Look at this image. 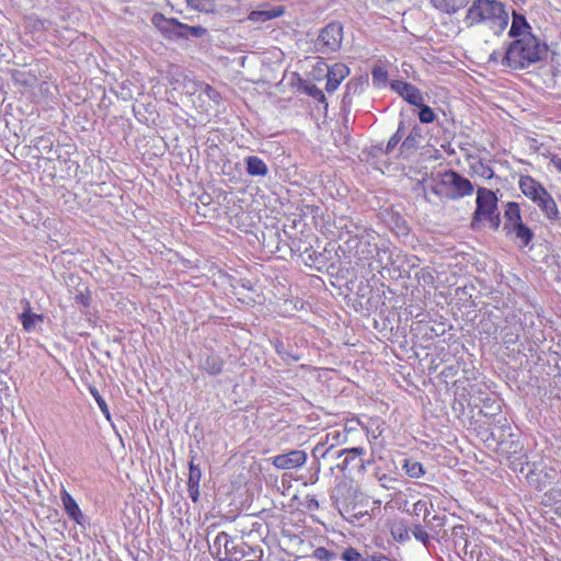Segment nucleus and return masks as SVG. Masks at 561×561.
Wrapping results in <instances>:
<instances>
[{
  "mask_svg": "<svg viewBox=\"0 0 561 561\" xmlns=\"http://www.w3.org/2000/svg\"><path fill=\"white\" fill-rule=\"evenodd\" d=\"M428 514L424 516V522L432 527H443L446 522V515H434L432 518H428Z\"/></svg>",
  "mask_w": 561,
  "mask_h": 561,
  "instance_id": "obj_40",
  "label": "nucleus"
},
{
  "mask_svg": "<svg viewBox=\"0 0 561 561\" xmlns=\"http://www.w3.org/2000/svg\"><path fill=\"white\" fill-rule=\"evenodd\" d=\"M433 193L449 199L470 196L474 192L473 184L454 170L440 174V180L432 187Z\"/></svg>",
  "mask_w": 561,
  "mask_h": 561,
  "instance_id": "obj_5",
  "label": "nucleus"
},
{
  "mask_svg": "<svg viewBox=\"0 0 561 561\" xmlns=\"http://www.w3.org/2000/svg\"><path fill=\"white\" fill-rule=\"evenodd\" d=\"M216 557L218 558V561H233L232 559L230 558H227V557H220V552L219 550L216 552Z\"/></svg>",
  "mask_w": 561,
  "mask_h": 561,
  "instance_id": "obj_51",
  "label": "nucleus"
},
{
  "mask_svg": "<svg viewBox=\"0 0 561 561\" xmlns=\"http://www.w3.org/2000/svg\"><path fill=\"white\" fill-rule=\"evenodd\" d=\"M21 305H23V312L22 313L34 314V312H32L31 304H30V301L27 299H22L21 300Z\"/></svg>",
  "mask_w": 561,
  "mask_h": 561,
  "instance_id": "obj_49",
  "label": "nucleus"
},
{
  "mask_svg": "<svg viewBox=\"0 0 561 561\" xmlns=\"http://www.w3.org/2000/svg\"><path fill=\"white\" fill-rule=\"evenodd\" d=\"M430 3L438 12L453 15L463 9L469 0H430Z\"/></svg>",
  "mask_w": 561,
  "mask_h": 561,
  "instance_id": "obj_17",
  "label": "nucleus"
},
{
  "mask_svg": "<svg viewBox=\"0 0 561 561\" xmlns=\"http://www.w3.org/2000/svg\"><path fill=\"white\" fill-rule=\"evenodd\" d=\"M313 558L321 561H333L336 558V553L324 547H318L313 551Z\"/></svg>",
  "mask_w": 561,
  "mask_h": 561,
  "instance_id": "obj_36",
  "label": "nucleus"
},
{
  "mask_svg": "<svg viewBox=\"0 0 561 561\" xmlns=\"http://www.w3.org/2000/svg\"><path fill=\"white\" fill-rule=\"evenodd\" d=\"M424 505H425L424 503L419 501L417 503L414 504V508L417 510V511H421V506H424Z\"/></svg>",
  "mask_w": 561,
  "mask_h": 561,
  "instance_id": "obj_55",
  "label": "nucleus"
},
{
  "mask_svg": "<svg viewBox=\"0 0 561 561\" xmlns=\"http://www.w3.org/2000/svg\"><path fill=\"white\" fill-rule=\"evenodd\" d=\"M356 241V251L355 255L358 260H368L373 256L375 250H377L376 244H371L368 238L362 236L360 239L354 240Z\"/></svg>",
  "mask_w": 561,
  "mask_h": 561,
  "instance_id": "obj_21",
  "label": "nucleus"
},
{
  "mask_svg": "<svg viewBox=\"0 0 561 561\" xmlns=\"http://www.w3.org/2000/svg\"><path fill=\"white\" fill-rule=\"evenodd\" d=\"M90 393L92 394V397L96 401L100 410L102 411V413L104 414L106 420L110 421L111 420L110 409H108L105 400L103 399V397L99 393V391L94 387H90Z\"/></svg>",
  "mask_w": 561,
  "mask_h": 561,
  "instance_id": "obj_34",
  "label": "nucleus"
},
{
  "mask_svg": "<svg viewBox=\"0 0 561 561\" xmlns=\"http://www.w3.org/2000/svg\"><path fill=\"white\" fill-rule=\"evenodd\" d=\"M510 15L505 4L497 0H473L466 11L463 23L467 27L485 25L500 36L508 25Z\"/></svg>",
  "mask_w": 561,
  "mask_h": 561,
  "instance_id": "obj_1",
  "label": "nucleus"
},
{
  "mask_svg": "<svg viewBox=\"0 0 561 561\" xmlns=\"http://www.w3.org/2000/svg\"><path fill=\"white\" fill-rule=\"evenodd\" d=\"M420 108L419 111V119L423 124H430L433 123L436 118V115L434 114L433 110L424 104V101L422 102V105L417 106Z\"/></svg>",
  "mask_w": 561,
  "mask_h": 561,
  "instance_id": "obj_33",
  "label": "nucleus"
},
{
  "mask_svg": "<svg viewBox=\"0 0 561 561\" xmlns=\"http://www.w3.org/2000/svg\"><path fill=\"white\" fill-rule=\"evenodd\" d=\"M19 318H20V320L22 322L23 329L26 332L33 331L34 328H35L36 322L44 320V316L43 314H37V313H34V314L21 313L19 316Z\"/></svg>",
  "mask_w": 561,
  "mask_h": 561,
  "instance_id": "obj_29",
  "label": "nucleus"
},
{
  "mask_svg": "<svg viewBox=\"0 0 561 561\" xmlns=\"http://www.w3.org/2000/svg\"><path fill=\"white\" fill-rule=\"evenodd\" d=\"M403 468L411 478H420L425 473L423 465L413 459H405Z\"/></svg>",
  "mask_w": 561,
  "mask_h": 561,
  "instance_id": "obj_26",
  "label": "nucleus"
},
{
  "mask_svg": "<svg viewBox=\"0 0 561 561\" xmlns=\"http://www.w3.org/2000/svg\"><path fill=\"white\" fill-rule=\"evenodd\" d=\"M350 90H351V84L348 83V84L346 85V92H345V95H344V99H343V101H344V102L346 101V99H347V98H348V95H350Z\"/></svg>",
  "mask_w": 561,
  "mask_h": 561,
  "instance_id": "obj_54",
  "label": "nucleus"
},
{
  "mask_svg": "<svg viewBox=\"0 0 561 561\" xmlns=\"http://www.w3.org/2000/svg\"><path fill=\"white\" fill-rule=\"evenodd\" d=\"M249 20H251L253 22H266V21H270L268 18H267L266 10L252 11L249 14Z\"/></svg>",
  "mask_w": 561,
  "mask_h": 561,
  "instance_id": "obj_41",
  "label": "nucleus"
},
{
  "mask_svg": "<svg viewBox=\"0 0 561 561\" xmlns=\"http://www.w3.org/2000/svg\"><path fill=\"white\" fill-rule=\"evenodd\" d=\"M230 543H231V538L230 536L225 533V531H221L219 533L215 540H214V547L217 548V551L219 550L220 551V547L224 546L225 548V551H231L230 550Z\"/></svg>",
  "mask_w": 561,
  "mask_h": 561,
  "instance_id": "obj_35",
  "label": "nucleus"
},
{
  "mask_svg": "<svg viewBox=\"0 0 561 561\" xmlns=\"http://www.w3.org/2000/svg\"><path fill=\"white\" fill-rule=\"evenodd\" d=\"M503 423L495 426L491 432V437L496 442V453L511 461L510 467L519 473H524L526 455L523 454V444L512 433V427L506 417L502 419Z\"/></svg>",
  "mask_w": 561,
  "mask_h": 561,
  "instance_id": "obj_3",
  "label": "nucleus"
},
{
  "mask_svg": "<svg viewBox=\"0 0 561 561\" xmlns=\"http://www.w3.org/2000/svg\"><path fill=\"white\" fill-rule=\"evenodd\" d=\"M272 465L279 470H290L302 467L307 461V454L300 449H293L271 458Z\"/></svg>",
  "mask_w": 561,
  "mask_h": 561,
  "instance_id": "obj_9",
  "label": "nucleus"
},
{
  "mask_svg": "<svg viewBox=\"0 0 561 561\" xmlns=\"http://www.w3.org/2000/svg\"><path fill=\"white\" fill-rule=\"evenodd\" d=\"M378 256V261L381 267H387L393 263L391 253L387 249H378L375 250Z\"/></svg>",
  "mask_w": 561,
  "mask_h": 561,
  "instance_id": "obj_38",
  "label": "nucleus"
},
{
  "mask_svg": "<svg viewBox=\"0 0 561 561\" xmlns=\"http://www.w3.org/2000/svg\"><path fill=\"white\" fill-rule=\"evenodd\" d=\"M480 175L484 179H491L494 175L493 170L489 165H484L483 163H480Z\"/></svg>",
  "mask_w": 561,
  "mask_h": 561,
  "instance_id": "obj_47",
  "label": "nucleus"
},
{
  "mask_svg": "<svg viewBox=\"0 0 561 561\" xmlns=\"http://www.w3.org/2000/svg\"><path fill=\"white\" fill-rule=\"evenodd\" d=\"M341 559L343 561H396L394 559L383 553H370L367 548H365L364 551L360 552L353 547H347L346 549H344L341 553Z\"/></svg>",
  "mask_w": 561,
  "mask_h": 561,
  "instance_id": "obj_11",
  "label": "nucleus"
},
{
  "mask_svg": "<svg viewBox=\"0 0 561 561\" xmlns=\"http://www.w3.org/2000/svg\"><path fill=\"white\" fill-rule=\"evenodd\" d=\"M556 167H557V169L561 172V160H559L558 162H556Z\"/></svg>",
  "mask_w": 561,
  "mask_h": 561,
  "instance_id": "obj_58",
  "label": "nucleus"
},
{
  "mask_svg": "<svg viewBox=\"0 0 561 561\" xmlns=\"http://www.w3.org/2000/svg\"><path fill=\"white\" fill-rule=\"evenodd\" d=\"M499 59V55L496 51H493L491 55H490V58H489V61H497Z\"/></svg>",
  "mask_w": 561,
  "mask_h": 561,
  "instance_id": "obj_52",
  "label": "nucleus"
},
{
  "mask_svg": "<svg viewBox=\"0 0 561 561\" xmlns=\"http://www.w3.org/2000/svg\"><path fill=\"white\" fill-rule=\"evenodd\" d=\"M378 480H379L380 486H382L386 490H397L398 489L399 480L393 477H390L387 474H381L378 478Z\"/></svg>",
  "mask_w": 561,
  "mask_h": 561,
  "instance_id": "obj_37",
  "label": "nucleus"
},
{
  "mask_svg": "<svg viewBox=\"0 0 561 561\" xmlns=\"http://www.w3.org/2000/svg\"><path fill=\"white\" fill-rule=\"evenodd\" d=\"M181 28V33L184 34V36H182L181 39H187L190 36L199 38L208 33L207 28L201 25H187L182 23Z\"/></svg>",
  "mask_w": 561,
  "mask_h": 561,
  "instance_id": "obj_27",
  "label": "nucleus"
},
{
  "mask_svg": "<svg viewBox=\"0 0 561 561\" xmlns=\"http://www.w3.org/2000/svg\"><path fill=\"white\" fill-rule=\"evenodd\" d=\"M151 23L168 39L178 41L184 36V34L181 33L182 22L174 18L169 19L162 13H154L151 18Z\"/></svg>",
  "mask_w": 561,
  "mask_h": 561,
  "instance_id": "obj_8",
  "label": "nucleus"
},
{
  "mask_svg": "<svg viewBox=\"0 0 561 561\" xmlns=\"http://www.w3.org/2000/svg\"><path fill=\"white\" fill-rule=\"evenodd\" d=\"M519 188L522 193L535 202L539 195L543 194L546 188L535 179L529 175H522L519 178Z\"/></svg>",
  "mask_w": 561,
  "mask_h": 561,
  "instance_id": "obj_15",
  "label": "nucleus"
},
{
  "mask_svg": "<svg viewBox=\"0 0 561 561\" xmlns=\"http://www.w3.org/2000/svg\"><path fill=\"white\" fill-rule=\"evenodd\" d=\"M412 534L416 540L423 542L424 546H428L430 536L421 525H414V527L412 528Z\"/></svg>",
  "mask_w": 561,
  "mask_h": 561,
  "instance_id": "obj_39",
  "label": "nucleus"
},
{
  "mask_svg": "<svg viewBox=\"0 0 561 561\" xmlns=\"http://www.w3.org/2000/svg\"><path fill=\"white\" fill-rule=\"evenodd\" d=\"M507 236L514 234V241L522 248L527 247L534 239V232L523 221L504 229Z\"/></svg>",
  "mask_w": 561,
  "mask_h": 561,
  "instance_id": "obj_14",
  "label": "nucleus"
},
{
  "mask_svg": "<svg viewBox=\"0 0 561 561\" xmlns=\"http://www.w3.org/2000/svg\"><path fill=\"white\" fill-rule=\"evenodd\" d=\"M310 94L313 95L314 98L319 99L320 101H324L323 92L320 89L316 88V87L310 89Z\"/></svg>",
  "mask_w": 561,
  "mask_h": 561,
  "instance_id": "obj_48",
  "label": "nucleus"
},
{
  "mask_svg": "<svg viewBox=\"0 0 561 561\" xmlns=\"http://www.w3.org/2000/svg\"><path fill=\"white\" fill-rule=\"evenodd\" d=\"M424 505H425L424 503L419 501L417 503L414 504V508L417 510V511H421V506H424Z\"/></svg>",
  "mask_w": 561,
  "mask_h": 561,
  "instance_id": "obj_56",
  "label": "nucleus"
},
{
  "mask_svg": "<svg viewBox=\"0 0 561 561\" xmlns=\"http://www.w3.org/2000/svg\"><path fill=\"white\" fill-rule=\"evenodd\" d=\"M206 91H207V92H214V93H216V92H215V90H214L211 87H209V85H207Z\"/></svg>",
  "mask_w": 561,
  "mask_h": 561,
  "instance_id": "obj_59",
  "label": "nucleus"
},
{
  "mask_svg": "<svg viewBox=\"0 0 561 561\" xmlns=\"http://www.w3.org/2000/svg\"><path fill=\"white\" fill-rule=\"evenodd\" d=\"M274 346H275L276 353L280 356V358L286 364L289 365V364L296 363V362H298L300 359V356L296 355V354H293L289 351V346H286L283 342L276 341Z\"/></svg>",
  "mask_w": 561,
  "mask_h": 561,
  "instance_id": "obj_25",
  "label": "nucleus"
},
{
  "mask_svg": "<svg viewBox=\"0 0 561 561\" xmlns=\"http://www.w3.org/2000/svg\"><path fill=\"white\" fill-rule=\"evenodd\" d=\"M391 88L411 105L420 106L424 101L421 91L409 82L396 80L391 83Z\"/></svg>",
  "mask_w": 561,
  "mask_h": 561,
  "instance_id": "obj_10",
  "label": "nucleus"
},
{
  "mask_svg": "<svg viewBox=\"0 0 561 561\" xmlns=\"http://www.w3.org/2000/svg\"><path fill=\"white\" fill-rule=\"evenodd\" d=\"M230 550L231 551H225L226 554H236L238 552L237 547L233 546V542L230 543Z\"/></svg>",
  "mask_w": 561,
  "mask_h": 561,
  "instance_id": "obj_50",
  "label": "nucleus"
},
{
  "mask_svg": "<svg viewBox=\"0 0 561 561\" xmlns=\"http://www.w3.org/2000/svg\"><path fill=\"white\" fill-rule=\"evenodd\" d=\"M410 529L403 519L394 520L390 526V534L398 542H405L410 539Z\"/></svg>",
  "mask_w": 561,
  "mask_h": 561,
  "instance_id": "obj_23",
  "label": "nucleus"
},
{
  "mask_svg": "<svg viewBox=\"0 0 561 561\" xmlns=\"http://www.w3.org/2000/svg\"><path fill=\"white\" fill-rule=\"evenodd\" d=\"M343 39V27L340 22H331L324 26L314 43L316 49L321 54L337 51Z\"/></svg>",
  "mask_w": 561,
  "mask_h": 561,
  "instance_id": "obj_6",
  "label": "nucleus"
},
{
  "mask_svg": "<svg viewBox=\"0 0 561 561\" xmlns=\"http://www.w3.org/2000/svg\"><path fill=\"white\" fill-rule=\"evenodd\" d=\"M504 227L503 229H506L508 227H512L516 225L517 222H522V215H520V208L519 205L515 202H510L506 204L505 210H504Z\"/></svg>",
  "mask_w": 561,
  "mask_h": 561,
  "instance_id": "obj_20",
  "label": "nucleus"
},
{
  "mask_svg": "<svg viewBox=\"0 0 561 561\" xmlns=\"http://www.w3.org/2000/svg\"><path fill=\"white\" fill-rule=\"evenodd\" d=\"M187 491L190 494V497L194 503L198 501L199 497V486L198 485H187Z\"/></svg>",
  "mask_w": 561,
  "mask_h": 561,
  "instance_id": "obj_46",
  "label": "nucleus"
},
{
  "mask_svg": "<svg viewBox=\"0 0 561 561\" xmlns=\"http://www.w3.org/2000/svg\"><path fill=\"white\" fill-rule=\"evenodd\" d=\"M186 5L197 12L214 13L216 11L215 0H185Z\"/></svg>",
  "mask_w": 561,
  "mask_h": 561,
  "instance_id": "obj_24",
  "label": "nucleus"
},
{
  "mask_svg": "<svg viewBox=\"0 0 561 561\" xmlns=\"http://www.w3.org/2000/svg\"><path fill=\"white\" fill-rule=\"evenodd\" d=\"M245 170L251 176H265L268 173L266 163L256 156L245 158Z\"/></svg>",
  "mask_w": 561,
  "mask_h": 561,
  "instance_id": "obj_19",
  "label": "nucleus"
},
{
  "mask_svg": "<svg viewBox=\"0 0 561 561\" xmlns=\"http://www.w3.org/2000/svg\"><path fill=\"white\" fill-rule=\"evenodd\" d=\"M508 35L514 39L518 37H525L526 35H533L531 26L523 14L515 11L513 12V21Z\"/></svg>",
  "mask_w": 561,
  "mask_h": 561,
  "instance_id": "obj_18",
  "label": "nucleus"
},
{
  "mask_svg": "<svg viewBox=\"0 0 561 561\" xmlns=\"http://www.w3.org/2000/svg\"><path fill=\"white\" fill-rule=\"evenodd\" d=\"M476 204L477 207L472 216L471 228L473 230L481 229L482 220H485L493 230H497L501 226V216L495 193L489 188L479 187Z\"/></svg>",
  "mask_w": 561,
  "mask_h": 561,
  "instance_id": "obj_4",
  "label": "nucleus"
},
{
  "mask_svg": "<svg viewBox=\"0 0 561 561\" xmlns=\"http://www.w3.org/2000/svg\"><path fill=\"white\" fill-rule=\"evenodd\" d=\"M60 499L68 516L77 524L83 525L84 516L75 499L66 490L61 491Z\"/></svg>",
  "mask_w": 561,
  "mask_h": 561,
  "instance_id": "obj_16",
  "label": "nucleus"
},
{
  "mask_svg": "<svg viewBox=\"0 0 561 561\" xmlns=\"http://www.w3.org/2000/svg\"><path fill=\"white\" fill-rule=\"evenodd\" d=\"M350 460H351V458H350L348 456H346V457H345V459H344V461H343V466H344V467H347V466H348V463H350Z\"/></svg>",
  "mask_w": 561,
  "mask_h": 561,
  "instance_id": "obj_57",
  "label": "nucleus"
},
{
  "mask_svg": "<svg viewBox=\"0 0 561 561\" xmlns=\"http://www.w3.org/2000/svg\"><path fill=\"white\" fill-rule=\"evenodd\" d=\"M190 473H188V481L187 485H198L202 479V470L199 466L195 465V456H192L190 463Z\"/></svg>",
  "mask_w": 561,
  "mask_h": 561,
  "instance_id": "obj_30",
  "label": "nucleus"
},
{
  "mask_svg": "<svg viewBox=\"0 0 561 561\" xmlns=\"http://www.w3.org/2000/svg\"><path fill=\"white\" fill-rule=\"evenodd\" d=\"M421 137L420 129L414 127L411 133L402 140L401 151H409L417 147V138Z\"/></svg>",
  "mask_w": 561,
  "mask_h": 561,
  "instance_id": "obj_28",
  "label": "nucleus"
},
{
  "mask_svg": "<svg viewBox=\"0 0 561 561\" xmlns=\"http://www.w3.org/2000/svg\"><path fill=\"white\" fill-rule=\"evenodd\" d=\"M404 122H400L397 131L390 137L387 147H386V153H390L397 145L402 140L404 136Z\"/></svg>",
  "mask_w": 561,
  "mask_h": 561,
  "instance_id": "obj_31",
  "label": "nucleus"
},
{
  "mask_svg": "<svg viewBox=\"0 0 561 561\" xmlns=\"http://www.w3.org/2000/svg\"><path fill=\"white\" fill-rule=\"evenodd\" d=\"M343 454H347V455H352V457H358V456H362L365 454V449L363 447H353V448H350V449H343V450H340L339 451V456L343 455Z\"/></svg>",
  "mask_w": 561,
  "mask_h": 561,
  "instance_id": "obj_44",
  "label": "nucleus"
},
{
  "mask_svg": "<svg viewBox=\"0 0 561 561\" xmlns=\"http://www.w3.org/2000/svg\"><path fill=\"white\" fill-rule=\"evenodd\" d=\"M534 203L537 204L542 214L550 221H557L560 219V213L557 203L547 190L543 194L539 195L538 199H536Z\"/></svg>",
  "mask_w": 561,
  "mask_h": 561,
  "instance_id": "obj_13",
  "label": "nucleus"
},
{
  "mask_svg": "<svg viewBox=\"0 0 561 561\" xmlns=\"http://www.w3.org/2000/svg\"><path fill=\"white\" fill-rule=\"evenodd\" d=\"M371 77L375 85H385L388 79V72L383 67L375 66L371 71Z\"/></svg>",
  "mask_w": 561,
  "mask_h": 561,
  "instance_id": "obj_32",
  "label": "nucleus"
},
{
  "mask_svg": "<svg viewBox=\"0 0 561 561\" xmlns=\"http://www.w3.org/2000/svg\"><path fill=\"white\" fill-rule=\"evenodd\" d=\"M75 299H76L77 304H80L83 307H88L90 305V301H91V297H90L89 291H85V293L80 291V293H78L76 295Z\"/></svg>",
  "mask_w": 561,
  "mask_h": 561,
  "instance_id": "obj_42",
  "label": "nucleus"
},
{
  "mask_svg": "<svg viewBox=\"0 0 561 561\" xmlns=\"http://www.w3.org/2000/svg\"><path fill=\"white\" fill-rule=\"evenodd\" d=\"M350 75V69L345 64L336 62L329 68L327 73L325 90L334 92L341 84L342 80Z\"/></svg>",
  "mask_w": 561,
  "mask_h": 561,
  "instance_id": "obj_12",
  "label": "nucleus"
},
{
  "mask_svg": "<svg viewBox=\"0 0 561 561\" xmlns=\"http://www.w3.org/2000/svg\"><path fill=\"white\" fill-rule=\"evenodd\" d=\"M525 471L524 477L527 483L535 488L536 490L541 491L547 486V484L554 479V470L551 468H547L542 463L528 462L524 463Z\"/></svg>",
  "mask_w": 561,
  "mask_h": 561,
  "instance_id": "obj_7",
  "label": "nucleus"
},
{
  "mask_svg": "<svg viewBox=\"0 0 561 561\" xmlns=\"http://www.w3.org/2000/svg\"><path fill=\"white\" fill-rule=\"evenodd\" d=\"M266 12L268 20H272L282 16L285 13V8L283 5H277L266 10Z\"/></svg>",
  "mask_w": 561,
  "mask_h": 561,
  "instance_id": "obj_43",
  "label": "nucleus"
},
{
  "mask_svg": "<svg viewBox=\"0 0 561 561\" xmlns=\"http://www.w3.org/2000/svg\"><path fill=\"white\" fill-rule=\"evenodd\" d=\"M548 46L535 35L513 39L501 60L502 65L514 70L525 69L548 55Z\"/></svg>",
  "mask_w": 561,
  "mask_h": 561,
  "instance_id": "obj_2",
  "label": "nucleus"
},
{
  "mask_svg": "<svg viewBox=\"0 0 561 561\" xmlns=\"http://www.w3.org/2000/svg\"><path fill=\"white\" fill-rule=\"evenodd\" d=\"M343 128H344L343 133L345 134V137H348V125H347V119H345Z\"/></svg>",
  "mask_w": 561,
  "mask_h": 561,
  "instance_id": "obj_53",
  "label": "nucleus"
},
{
  "mask_svg": "<svg viewBox=\"0 0 561 561\" xmlns=\"http://www.w3.org/2000/svg\"><path fill=\"white\" fill-rule=\"evenodd\" d=\"M451 536L457 539H465L466 535V527L463 525H456L451 529Z\"/></svg>",
  "mask_w": 561,
  "mask_h": 561,
  "instance_id": "obj_45",
  "label": "nucleus"
},
{
  "mask_svg": "<svg viewBox=\"0 0 561 561\" xmlns=\"http://www.w3.org/2000/svg\"><path fill=\"white\" fill-rule=\"evenodd\" d=\"M201 366L204 370H206L209 375L216 376L221 373L224 362L220 356L216 354H208L202 360Z\"/></svg>",
  "mask_w": 561,
  "mask_h": 561,
  "instance_id": "obj_22",
  "label": "nucleus"
}]
</instances>
